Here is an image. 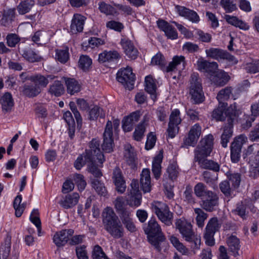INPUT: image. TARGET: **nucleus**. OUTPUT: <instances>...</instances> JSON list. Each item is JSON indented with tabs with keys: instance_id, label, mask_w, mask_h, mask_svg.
I'll use <instances>...</instances> for the list:
<instances>
[{
	"instance_id": "1",
	"label": "nucleus",
	"mask_w": 259,
	"mask_h": 259,
	"mask_svg": "<svg viewBox=\"0 0 259 259\" xmlns=\"http://www.w3.org/2000/svg\"><path fill=\"white\" fill-rule=\"evenodd\" d=\"M102 217L104 228L112 237L118 239L123 236L124 228L111 207H106L102 212Z\"/></svg>"
},
{
	"instance_id": "2",
	"label": "nucleus",
	"mask_w": 259,
	"mask_h": 259,
	"mask_svg": "<svg viewBox=\"0 0 259 259\" xmlns=\"http://www.w3.org/2000/svg\"><path fill=\"white\" fill-rule=\"evenodd\" d=\"M144 230L148 235V239L150 243L158 252L161 250V245L165 240L159 225L155 219L151 218L147 225L144 227Z\"/></svg>"
},
{
	"instance_id": "3",
	"label": "nucleus",
	"mask_w": 259,
	"mask_h": 259,
	"mask_svg": "<svg viewBox=\"0 0 259 259\" xmlns=\"http://www.w3.org/2000/svg\"><path fill=\"white\" fill-rule=\"evenodd\" d=\"M227 105L219 103L218 108L213 110L211 116L217 121H223L227 118L228 124L233 123L238 116L237 107L235 104L231 105L226 110Z\"/></svg>"
},
{
	"instance_id": "4",
	"label": "nucleus",
	"mask_w": 259,
	"mask_h": 259,
	"mask_svg": "<svg viewBox=\"0 0 259 259\" xmlns=\"http://www.w3.org/2000/svg\"><path fill=\"white\" fill-rule=\"evenodd\" d=\"M151 209L158 219L166 226L172 225L173 213L170 211L168 205L159 201H154L151 203Z\"/></svg>"
},
{
	"instance_id": "5",
	"label": "nucleus",
	"mask_w": 259,
	"mask_h": 259,
	"mask_svg": "<svg viewBox=\"0 0 259 259\" xmlns=\"http://www.w3.org/2000/svg\"><path fill=\"white\" fill-rule=\"evenodd\" d=\"M119 120L118 119L114 120L112 122L110 120H108L105 128L103 133V142L102 144V148L103 151L106 153H110L113 151L114 142L113 138V126L114 130L119 127Z\"/></svg>"
},
{
	"instance_id": "6",
	"label": "nucleus",
	"mask_w": 259,
	"mask_h": 259,
	"mask_svg": "<svg viewBox=\"0 0 259 259\" xmlns=\"http://www.w3.org/2000/svg\"><path fill=\"white\" fill-rule=\"evenodd\" d=\"M100 141L97 139H93L89 143V149L85 150L84 157L87 161L96 162L102 164L105 161L104 156L101 151Z\"/></svg>"
},
{
	"instance_id": "7",
	"label": "nucleus",
	"mask_w": 259,
	"mask_h": 259,
	"mask_svg": "<svg viewBox=\"0 0 259 259\" xmlns=\"http://www.w3.org/2000/svg\"><path fill=\"white\" fill-rule=\"evenodd\" d=\"M213 140L214 138L211 134L202 138L194 151V159L209 156L213 149Z\"/></svg>"
},
{
	"instance_id": "8",
	"label": "nucleus",
	"mask_w": 259,
	"mask_h": 259,
	"mask_svg": "<svg viewBox=\"0 0 259 259\" xmlns=\"http://www.w3.org/2000/svg\"><path fill=\"white\" fill-rule=\"evenodd\" d=\"M222 224V222L217 217H213L209 220L204 233V238L207 245L210 246L214 245V235L216 232L220 231Z\"/></svg>"
},
{
	"instance_id": "9",
	"label": "nucleus",
	"mask_w": 259,
	"mask_h": 259,
	"mask_svg": "<svg viewBox=\"0 0 259 259\" xmlns=\"http://www.w3.org/2000/svg\"><path fill=\"white\" fill-rule=\"evenodd\" d=\"M126 201L131 206L138 207L141 205L142 194L139 190L138 180L134 179L132 181L127 189Z\"/></svg>"
},
{
	"instance_id": "10",
	"label": "nucleus",
	"mask_w": 259,
	"mask_h": 259,
	"mask_svg": "<svg viewBox=\"0 0 259 259\" xmlns=\"http://www.w3.org/2000/svg\"><path fill=\"white\" fill-rule=\"evenodd\" d=\"M247 141V138L243 135L236 137L230 146V157L233 163H237L240 159L242 148Z\"/></svg>"
},
{
	"instance_id": "11",
	"label": "nucleus",
	"mask_w": 259,
	"mask_h": 259,
	"mask_svg": "<svg viewBox=\"0 0 259 259\" xmlns=\"http://www.w3.org/2000/svg\"><path fill=\"white\" fill-rule=\"evenodd\" d=\"M117 81L123 84L126 88L132 89L135 80V75L131 67L127 66L121 68L116 74Z\"/></svg>"
},
{
	"instance_id": "12",
	"label": "nucleus",
	"mask_w": 259,
	"mask_h": 259,
	"mask_svg": "<svg viewBox=\"0 0 259 259\" xmlns=\"http://www.w3.org/2000/svg\"><path fill=\"white\" fill-rule=\"evenodd\" d=\"M176 228L186 241H190L195 234L191 224L184 218L177 219L175 223Z\"/></svg>"
},
{
	"instance_id": "13",
	"label": "nucleus",
	"mask_w": 259,
	"mask_h": 259,
	"mask_svg": "<svg viewBox=\"0 0 259 259\" xmlns=\"http://www.w3.org/2000/svg\"><path fill=\"white\" fill-rule=\"evenodd\" d=\"M180 111L179 109L174 110L170 116L167 132L168 137L174 138L178 133L179 127V124L181 123L182 119L180 118Z\"/></svg>"
},
{
	"instance_id": "14",
	"label": "nucleus",
	"mask_w": 259,
	"mask_h": 259,
	"mask_svg": "<svg viewBox=\"0 0 259 259\" xmlns=\"http://www.w3.org/2000/svg\"><path fill=\"white\" fill-rule=\"evenodd\" d=\"M219 205V198L215 192L204 198L200 202L201 207L206 211L209 212L215 211Z\"/></svg>"
},
{
	"instance_id": "15",
	"label": "nucleus",
	"mask_w": 259,
	"mask_h": 259,
	"mask_svg": "<svg viewBox=\"0 0 259 259\" xmlns=\"http://www.w3.org/2000/svg\"><path fill=\"white\" fill-rule=\"evenodd\" d=\"M201 130L202 127L199 123L192 126L188 137L184 139V144L187 146H195L201 134Z\"/></svg>"
},
{
	"instance_id": "16",
	"label": "nucleus",
	"mask_w": 259,
	"mask_h": 259,
	"mask_svg": "<svg viewBox=\"0 0 259 259\" xmlns=\"http://www.w3.org/2000/svg\"><path fill=\"white\" fill-rule=\"evenodd\" d=\"M73 229H64L57 232L54 235L53 242L58 247L64 246L74 234Z\"/></svg>"
},
{
	"instance_id": "17",
	"label": "nucleus",
	"mask_w": 259,
	"mask_h": 259,
	"mask_svg": "<svg viewBox=\"0 0 259 259\" xmlns=\"http://www.w3.org/2000/svg\"><path fill=\"white\" fill-rule=\"evenodd\" d=\"M175 9L180 16L184 17L192 23H198L200 20L198 15L194 10L179 5H176Z\"/></svg>"
},
{
	"instance_id": "18",
	"label": "nucleus",
	"mask_w": 259,
	"mask_h": 259,
	"mask_svg": "<svg viewBox=\"0 0 259 259\" xmlns=\"http://www.w3.org/2000/svg\"><path fill=\"white\" fill-rule=\"evenodd\" d=\"M113 181L116 186V191L120 193H123L126 190L125 181L121 169L116 167L113 171Z\"/></svg>"
},
{
	"instance_id": "19",
	"label": "nucleus",
	"mask_w": 259,
	"mask_h": 259,
	"mask_svg": "<svg viewBox=\"0 0 259 259\" xmlns=\"http://www.w3.org/2000/svg\"><path fill=\"white\" fill-rule=\"evenodd\" d=\"M120 58V55L116 51H104L99 54L98 60L101 63L111 64L116 63Z\"/></svg>"
},
{
	"instance_id": "20",
	"label": "nucleus",
	"mask_w": 259,
	"mask_h": 259,
	"mask_svg": "<svg viewBox=\"0 0 259 259\" xmlns=\"http://www.w3.org/2000/svg\"><path fill=\"white\" fill-rule=\"evenodd\" d=\"M141 116V112L136 111L125 117L122 120V127L123 130L125 132L132 131L134 125L139 121Z\"/></svg>"
},
{
	"instance_id": "21",
	"label": "nucleus",
	"mask_w": 259,
	"mask_h": 259,
	"mask_svg": "<svg viewBox=\"0 0 259 259\" xmlns=\"http://www.w3.org/2000/svg\"><path fill=\"white\" fill-rule=\"evenodd\" d=\"M157 24L158 27L164 32L165 35L168 38L175 39L178 38L176 29L166 21L162 19L158 20L157 21Z\"/></svg>"
},
{
	"instance_id": "22",
	"label": "nucleus",
	"mask_w": 259,
	"mask_h": 259,
	"mask_svg": "<svg viewBox=\"0 0 259 259\" xmlns=\"http://www.w3.org/2000/svg\"><path fill=\"white\" fill-rule=\"evenodd\" d=\"M124 159L132 168L136 166L138 159L137 155L134 148L130 144L126 145L124 147Z\"/></svg>"
},
{
	"instance_id": "23",
	"label": "nucleus",
	"mask_w": 259,
	"mask_h": 259,
	"mask_svg": "<svg viewBox=\"0 0 259 259\" xmlns=\"http://www.w3.org/2000/svg\"><path fill=\"white\" fill-rule=\"evenodd\" d=\"M85 20L86 18L81 14H74L70 25L71 32L74 34L82 32Z\"/></svg>"
},
{
	"instance_id": "24",
	"label": "nucleus",
	"mask_w": 259,
	"mask_h": 259,
	"mask_svg": "<svg viewBox=\"0 0 259 259\" xmlns=\"http://www.w3.org/2000/svg\"><path fill=\"white\" fill-rule=\"evenodd\" d=\"M121 45L125 55L131 59L137 58L138 51L136 48L132 41L127 38H123L121 40Z\"/></svg>"
},
{
	"instance_id": "25",
	"label": "nucleus",
	"mask_w": 259,
	"mask_h": 259,
	"mask_svg": "<svg viewBox=\"0 0 259 259\" xmlns=\"http://www.w3.org/2000/svg\"><path fill=\"white\" fill-rule=\"evenodd\" d=\"M185 58L183 56H175L173 57L172 61L166 67V71L169 72L175 70L180 71L185 68Z\"/></svg>"
},
{
	"instance_id": "26",
	"label": "nucleus",
	"mask_w": 259,
	"mask_h": 259,
	"mask_svg": "<svg viewBox=\"0 0 259 259\" xmlns=\"http://www.w3.org/2000/svg\"><path fill=\"white\" fill-rule=\"evenodd\" d=\"M79 195L77 193L68 194L63 198L59 202L60 205L65 209L72 208L79 201Z\"/></svg>"
},
{
	"instance_id": "27",
	"label": "nucleus",
	"mask_w": 259,
	"mask_h": 259,
	"mask_svg": "<svg viewBox=\"0 0 259 259\" xmlns=\"http://www.w3.org/2000/svg\"><path fill=\"white\" fill-rule=\"evenodd\" d=\"M0 104L3 113L11 112L14 106L12 95L8 92L5 93L0 98Z\"/></svg>"
},
{
	"instance_id": "28",
	"label": "nucleus",
	"mask_w": 259,
	"mask_h": 259,
	"mask_svg": "<svg viewBox=\"0 0 259 259\" xmlns=\"http://www.w3.org/2000/svg\"><path fill=\"white\" fill-rule=\"evenodd\" d=\"M205 158L200 157L195 159V160L198 163L202 168L209 169L215 172H219L220 169V165L219 163L212 160L205 159Z\"/></svg>"
},
{
	"instance_id": "29",
	"label": "nucleus",
	"mask_w": 259,
	"mask_h": 259,
	"mask_svg": "<svg viewBox=\"0 0 259 259\" xmlns=\"http://www.w3.org/2000/svg\"><path fill=\"white\" fill-rule=\"evenodd\" d=\"M141 188L144 193L149 192L151 191V177L149 169H144L141 174Z\"/></svg>"
},
{
	"instance_id": "30",
	"label": "nucleus",
	"mask_w": 259,
	"mask_h": 259,
	"mask_svg": "<svg viewBox=\"0 0 259 259\" xmlns=\"http://www.w3.org/2000/svg\"><path fill=\"white\" fill-rule=\"evenodd\" d=\"M63 78L68 94L73 95L80 91L81 85L75 79L68 77H63Z\"/></svg>"
},
{
	"instance_id": "31",
	"label": "nucleus",
	"mask_w": 259,
	"mask_h": 259,
	"mask_svg": "<svg viewBox=\"0 0 259 259\" xmlns=\"http://www.w3.org/2000/svg\"><path fill=\"white\" fill-rule=\"evenodd\" d=\"M163 159V152H160L154 158L152 162V171L154 178L157 180L161 176V165Z\"/></svg>"
},
{
	"instance_id": "32",
	"label": "nucleus",
	"mask_w": 259,
	"mask_h": 259,
	"mask_svg": "<svg viewBox=\"0 0 259 259\" xmlns=\"http://www.w3.org/2000/svg\"><path fill=\"white\" fill-rule=\"evenodd\" d=\"M156 89L155 80L151 75L147 76L145 79V90L151 95V97L154 101L156 99Z\"/></svg>"
},
{
	"instance_id": "33",
	"label": "nucleus",
	"mask_w": 259,
	"mask_h": 259,
	"mask_svg": "<svg viewBox=\"0 0 259 259\" xmlns=\"http://www.w3.org/2000/svg\"><path fill=\"white\" fill-rule=\"evenodd\" d=\"M225 19L229 24L243 30H247L250 28L249 26L246 22L239 19L236 16L226 15L225 16Z\"/></svg>"
},
{
	"instance_id": "34",
	"label": "nucleus",
	"mask_w": 259,
	"mask_h": 259,
	"mask_svg": "<svg viewBox=\"0 0 259 259\" xmlns=\"http://www.w3.org/2000/svg\"><path fill=\"white\" fill-rule=\"evenodd\" d=\"M20 53L25 60L31 63L39 62L42 59L40 55L30 48L23 49Z\"/></svg>"
},
{
	"instance_id": "35",
	"label": "nucleus",
	"mask_w": 259,
	"mask_h": 259,
	"mask_svg": "<svg viewBox=\"0 0 259 259\" xmlns=\"http://www.w3.org/2000/svg\"><path fill=\"white\" fill-rule=\"evenodd\" d=\"M227 243L229 247V250L231 252H232V254L234 256L238 255V252L240 248L239 239L236 236L231 235L228 238Z\"/></svg>"
},
{
	"instance_id": "36",
	"label": "nucleus",
	"mask_w": 259,
	"mask_h": 259,
	"mask_svg": "<svg viewBox=\"0 0 259 259\" xmlns=\"http://www.w3.org/2000/svg\"><path fill=\"white\" fill-rule=\"evenodd\" d=\"M233 123H229L224 127L223 132L221 137V144L224 148H226L228 143L233 136Z\"/></svg>"
},
{
	"instance_id": "37",
	"label": "nucleus",
	"mask_w": 259,
	"mask_h": 259,
	"mask_svg": "<svg viewBox=\"0 0 259 259\" xmlns=\"http://www.w3.org/2000/svg\"><path fill=\"white\" fill-rule=\"evenodd\" d=\"M195 195L202 199L212 194L214 192L209 190L206 186L201 182L198 183L194 187Z\"/></svg>"
},
{
	"instance_id": "38",
	"label": "nucleus",
	"mask_w": 259,
	"mask_h": 259,
	"mask_svg": "<svg viewBox=\"0 0 259 259\" xmlns=\"http://www.w3.org/2000/svg\"><path fill=\"white\" fill-rule=\"evenodd\" d=\"M48 93L55 97H60L63 95L64 93V88L61 81L55 80L50 85Z\"/></svg>"
},
{
	"instance_id": "39",
	"label": "nucleus",
	"mask_w": 259,
	"mask_h": 259,
	"mask_svg": "<svg viewBox=\"0 0 259 259\" xmlns=\"http://www.w3.org/2000/svg\"><path fill=\"white\" fill-rule=\"evenodd\" d=\"M230 77L224 71L217 72L212 78L213 82L217 86H224L229 81Z\"/></svg>"
},
{
	"instance_id": "40",
	"label": "nucleus",
	"mask_w": 259,
	"mask_h": 259,
	"mask_svg": "<svg viewBox=\"0 0 259 259\" xmlns=\"http://www.w3.org/2000/svg\"><path fill=\"white\" fill-rule=\"evenodd\" d=\"M194 211L196 214L195 221L198 228H202L204 225V222L207 220L208 214L204 211L202 208H195Z\"/></svg>"
},
{
	"instance_id": "41",
	"label": "nucleus",
	"mask_w": 259,
	"mask_h": 259,
	"mask_svg": "<svg viewBox=\"0 0 259 259\" xmlns=\"http://www.w3.org/2000/svg\"><path fill=\"white\" fill-rule=\"evenodd\" d=\"M189 94L191 100L196 104L202 103L204 100V96L202 89H190Z\"/></svg>"
},
{
	"instance_id": "42",
	"label": "nucleus",
	"mask_w": 259,
	"mask_h": 259,
	"mask_svg": "<svg viewBox=\"0 0 259 259\" xmlns=\"http://www.w3.org/2000/svg\"><path fill=\"white\" fill-rule=\"evenodd\" d=\"M169 240L176 249L183 255L188 256L190 254L189 250L180 241L177 237L172 235L170 237Z\"/></svg>"
},
{
	"instance_id": "43",
	"label": "nucleus",
	"mask_w": 259,
	"mask_h": 259,
	"mask_svg": "<svg viewBox=\"0 0 259 259\" xmlns=\"http://www.w3.org/2000/svg\"><path fill=\"white\" fill-rule=\"evenodd\" d=\"M35 2L33 0H24L21 1L17 7L18 12L20 15L28 13L34 6Z\"/></svg>"
},
{
	"instance_id": "44",
	"label": "nucleus",
	"mask_w": 259,
	"mask_h": 259,
	"mask_svg": "<svg viewBox=\"0 0 259 259\" xmlns=\"http://www.w3.org/2000/svg\"><path fill=\"white\" fill-rule=\"evenodd\" d=\"M22 197L21 195H17L14 199L13 206L15 210V215L17 217H20L25 207L26 203L21 204Z\"/></svg>"
},
{
	"instance_id": "45",
	"label": "nucleus",
	"mask_w": 259,
	"mask_h": 259,
	"mask_svg": "<svg viewBox=\"0 0 259 259\" xmlns=\"http://www.w3.org/2000/svg\"><path fill=\"white\" fill-rule=\"evenodd\" d=\"M205 52L207 58L219 61L222 59L224 50L219 48H210L206 49Z\"/></svg>"
},
{
	"instance_id": "46",
	"label": "nucleus",
	"mask_w": 259,
	"mask_h": 259,
	"mask_svg": "<svg viewBox=\"0 0 259 259\" xmlns=\"http://www.w3.org/2000/svg\"><path fill=\"white\" fill-rule=\"evenodd\" d=\"M145 121L146 117H144L143 120L136 127L133 133V138L137 141H141L144 137L146 130Z\"/></svg>"
},
{
	"instance_id": "47",
	"label": "nucleus",
	"mask_w": 259,
	"mask_h": 259,
	"mask_svg": "<svg viewBox=\"0 0 259 259\" xmlns=\"http://www.w3.org/2000/svg\"><path fill=\"white\" fill-rule=\"evenodd\" d=\"M232 88L231 87H226L218 93L217 99L220 105L225 103L224 102L228 100L232 96Z\"/></svg>"
},
{
	"instance_id": "48",
	"label": "nucleus",
	"mask_w": 259,
	"mask_h": 259,
	"mask_svg": "<svg viewBox=\"0 0 259 259\" xmlns=\"http://www.w3.org/2000/svg\"><path fill=\"white\" fill-rule=\"evenodd\" d=\"M22 92L24 95L28 97H34L41 92V90L36 85L25 84Z\"/></svg>"
},
{
	"instance_id": "49",
	"label": "nucleus",
	"mask_w": 259,
	"mask_h": 259,
	"mask_svg": "<svg viewBox=\"0 0 259 259\" xmlns=\"http://www.w3.org/2000/svg\"><path fill=\"white\" fill-rule=\"evenodd\" d=\"M99 117L103 118L105 117L103 110L98 106L95 105L92 107L89 112V119L90 120H96Z\"/></svg>"
},
{
	"instance_id": "50",
	"label": "nucleus",
	"mask_w": 259,
	"mask_h": 259,
	"mask_svg": "<svg viewBox=\"0 0 259 259\" xmlns=\"http://www.w3.org/2000/svg\"><path fill=\"white\" fill-rule=\"evenodd\" d=\"M32 82L39 89L46 88L49 83L48 79L40 74H34Z\"/></svg>"
},
{
	"instance_id": "51",
	"label": "nucleus",
	"mask_w": 259,
	"mask_h": 259,
	"mask_svg": "<svg viewBox=\"0 0 259 259\" xmlns=\"http://www.w3.org/2000/svg\"><path fill=\"white\" fill-rule=\"evenodd\" d=\"M92 187L99 195L106 196L107 194V191L104 185V184L99 181L98 179H94L92 181Z\"/></svg>"
},
{
	"instance_id": "52",
	"label": "nucleus",
	"mask_w": 259,
	"mask_h": 259,
	"mask_svg": "<svg viewBox=\"0 0 259 259\" xmlns=\"http://www.w3.org/2000/svg\"><path fill=\"white\" fill-rule=\"evenodd\" d=\"M190 89H202L201 79L197 73L194 72L191 74L189 80Z\"/></svg>"
},
{
	"instance_id": "53",
	"label": "nucleus",
	"mask_w": 259,
	"mask_h": 259,
	"mask_svg": "<svg viewBox=\"0 0 259 259\" xmlns=\"http://www.w3.org/2000/svg\"><path fill=\"white\" fill-rule=\"evenodd\" d=\"M92 259H110L99 245H95L92 252Z\"/></svg>"
},
{
	"instance_id": "54",
	"label": "nucleus",
	"mask_w": 259,
	"mask_h": 259,
	"mask_svg": "<svg viewBox=\"0 0 259 259\" xmlns=\"http://www.w3.org/2000/svg\"><path fill=\"white\" fill-rule=\"evenodd\" d=\"M184 201L187 204L193 205L196 203V199L193 195L192 189L191 187L187 186L183 194Z\"/></svg>"
},
{
	"instance_id": "55",
	"label": "nucleus",
	"mask_w": 259,
	"mask_h": 259,
	"mask_svg": "<svg viewBox=\"0 0 259 259\" xmlns=\"http://www.w3.org/2000/svg\"><path fill=\"white\" fill-rule=\"evenodd\" d=\"M56 57L61 63H66L69 58L68 48H65L63 49L57 50L56 51Z\"/></svg>"
},
{
	"instance_id": "56",
	"label": "nucleus",
	"mask_w": 259,
	"mask_h": 259,
	"mask_svg": "<svg viewBox=\"0 0 259 259\" xmlns=\"http://www.w3.org/2000/svg\"><path fill=\"white\" fill-rule=\"evenodd\" d=\"M92 64V59L87 55H82L80 57L78 66L79 68L84 71L89 69Z\"/></svg>"
},
{
	"instance_id": "57",
	"label": "nucleus",
	"mask_w": 259,
	"mask_h": 259,
	"mask_svg": "<svg viewBox=\"0 0 259 259\" xmlns=\"http://www.w3.org/2000/svg\"><path fill=\"white\" fill-rule=\"evenodd\" d=\"M7 45L11 48H14L20 41L21 38L16 33H9L6 38Z\"/></svg>"
},
{
	"instance_id": "58",
	"label": "nucleus",
	"mask_w": 259,
	"mask_h": 259,
	"mask_svg": "<svg viewBox=\"0 0 259 259\" xmlns=\"http://www.w3.org/2000/svg\"><path fill=\"white\" fill-rule=\"evenodd\" d=\"M166 172L169 179L174 181L176 180L179 175L178 167L176 163H171L167 167Z\"/></svg>"
},
{
	"instance_id": "59",
	"label": "nucleus",
	"mask_w": 259,
	"mask_h": 259,
	"mask_svg": "<svg viewBox=\"0 0 259 259\" xmlns=\"http://www.w3.org/2000/svg\"><path fill=\"white\" fill-rule=\"evenodd\" d=\"M15 17V12L14 9L9 10L3 16L1 22L4 26L9 25L14 20Z\"/></svg>"
},
{
	"instance_id": "60",
	"label": "nucleus",
	"mask_w": 259,
	"mask_h": 259,
	"mask_svg": "<svg viewBox=\"0 0 259 259\" xmlns=\"http://www.w3.org/2000/svg\"><path fill=\"white\" fill-rule=\"evenodd\" d=\"M113 204L117 213L127 208L126 207V204L125 202V200L122 196L117 197L114 201Z\"/></svg>"
},
{
	"instance_id": "61",
	"label": "nucleus",
	"mask_w": 259,
	"mask_h": 259,
	"mask_svg": "<svg viewBox=\"0 0 259 259\" xmlns=\"http://www.w3.org/2000/svg\"><path fill=\"white\" fill-rule=\"evenodd\" d=\"M220 4L227 13H231L237 9L236 4L231 0H221Z\"/></svg>"
},
{
	"instance_id": "62",
	"label": "nucleus",
	"mask_w": 259,
	"mask_h": 259,
	"mask_svg": "<svg viewBox=\"0 0 259 259\" xmlns=\"http://www.w3.org/2000/svg\"><path fill=\"white\" fill-rule=\"evenodd\" d=\"M227 177L234 188H237L240 185L241 175L239 173L228 172Z\"/></svg>"
},
{
	"instance_id": "63",
	"label": "nucleus",
	"mask_w": 259,
	"mask_h": 259,
	"mask_svg": "<svg viewBox=\"0 0 259 259\" xmlns=\"http://www.w3.org/2000/svg\"><path fill=\"white\" fill-rule=\"evenodd\" d=\"M73 180L77 186L79 191H82L84 189L87 183L84 180L83 175L76 174L73 177Z\"/></svg>"
},
{
	"instance_id": "64",
	"label": "nucleus",
	"mask_w": 259,
	"mask_h": 259,
	"mask_svg": "<svg viewBox=\"0 0 259 259\" xmlns=\"http://www.w3.org/2000/svg\"><path fill=\"white\" fill-rule=\"evenodd\" d=\"M247 72L255 73L259 72V60H256L251 63H247L245 66Z\"/></svg>"
}]
</instances>
